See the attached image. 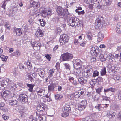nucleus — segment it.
<instances>
[{"instance_id": "nucleus-12", "label": "nucleus", "mask_w": 121, "mask_h": 121, "mask_svg": "<svg viewBox=\"0 0 121 121\" xmlns=\"http://www.w3.org/2000/svg\"><path fill=\"white\" fill-rule=\"evenodd\" d=\"M115 91V89L114 88L112 87L109 88L104 89V92L106 95L109 93L111 92H113Z\"/></svg>"}, {"instance_id": "nucleus-10", "label": "nucleus", "mask_w": 121, "mask_h": 121, "mask_svg": "<svg viewBox=\"0 0 121 121\" xmlns=\"http://www.w3.org/2000/svg\"><path fill=\"white\" fill-rule=\"evenodd\" d=\"M86 69H87V71L88 74V77L92 76L93 72V70L92 67L90 66H88L86 67Z\"/></svg>"}, {"instance_id": "nucleus-2", "label": "nucleus", "mask_w": 121, "mask_h": 121, "mask_svg": "<svg viewBox=\"0 0 121 121\" xmlns=\"http://www.w3.org/2000/svg\"><path fill=\"white\" fill-rule=\"evenodd\" d=\"M69 37L66 34H63L60 36L59 39V41L62 45L65 44L68 41L69 39Z\"/></svg>"}, {"instance_id": "nucleus-32", "label": "nucleus", "mask_w": 121, "mask_h": 121, "mask_svg": "<svg viewBox=\"0 0 121 121\" xmlns=\"http://www.w3.org/2000/svg\"><path fill=\"white\" fill-rule=\"evenodd\" d=\"M55 97L56 99L59 100L62 98V96L60 94H58L55 95Z\"/></svg>"}, {"instance_id": "nucleus-3", "label": "nucleus", "mask_w": 121, "mask_h": 121, "mask_svg": "<svg viewBox=\"0 0 121 121\" xmlns=\"http://www.w3.org/2000/svg\"><path fill=\"white\" fill-rule=\"evenodd\" d=\"M74 67L75 66L77 69L80 68L82 65H85L84 63L79 59H74L73 61Z\"/></svg>"}, {"instance_id": "nucleus-17", "label": "nucleus", "mask_w": 121, "mask_h": 121, "mask_svg": "<svg viewBox=\"0 0 121 121\" xmlns=\"http://www.w3.org/2000/svg\"><path fill=\"white\" fill-rule=\"evenodd\" d=\"M116 31L119 33H121V22L118 23L116 28Z\"/></svg>"}, {"instance_id": "nucleus-27", "label": "nucleus", "mask_w": 121, "mask_h": 121, "mask_svg": "<svg viewBox=\"0 0 121 121\" xmlns=\"http://www.w3.org/2000/svg\"><path fill=\"white\" fill-rule=\"evenodd\" d=\"M33 56L37 59L39 60L40 58V56L38 52H35L33 53Z\"/></svg>"}, {"instance_id": "nucleus-13", "label": "nucleus", "mask_w": 121, "mask_h": 121, "mask_svg": "<svg viewBox=\"0 0 121 121\" xmlns=\"http://www.w3.org/2000/svg\"><path fill=\"white\" fill-rule=\"evenodd\" d=\"M55 70V69H52L49 70L48 72V77L50 80H52L53 78V74Z\"/></svg>"}, {"instance_id": "nucleus-52", "label": "nucleus", "mask_w": 121, "mask_h": 121, "mask_svg": "<svg viewBox=\"0 0 121 121\" xmlns=\"http://www.w3.org/2000/svg\"><path fill=\"white\" fill-rule=\"evenodd\" d=\"M75 74L77 76L80 75V71L79 69H76V71H75Z\"/></svg>"}, {"instance_id": "nucleus-24", "label": "nucleus", "mask_w": 121, "mask_h": 121, "mask_svg": "<svg viewBox=\"0 0 121 121\" xmlns=\"http://www.w3.org/2000/svg\"><path fill=\"white\" fill-rule=\"evenodd\" d=\"M37 94L40 96L43 95L44 93V90L43 89H40L39 90H36Z\"/></svg>"}, {"instance_id": "nucleus-47", "label": "nucleus", "mask_w": 121, "mask_h": 121, "mask_svg": "<svg viewBox=\"0 0 121 121\" xmlns=\"http://www.w3.org/2000/svg\"><path fill=\"white\" fill-rule=\"evenodd\" d=\"M99 95H96L94 97V101H97L99 99Z\"/></svg>"}, {"instance_id": "nucleus-8", "label": "nucleus", "mask_w": 121, "mask_h": 121, "mask_svg": "<svg viewBox=\"0 0 121 121\" xmlns=\"http://www.w3.org/2000/svg\"><path fill=\"white\" fill-rule=\"evenodd\" d=\"M42 14V17L46 18L48 17L49 16H50L52 13L51 10L50 9H48L43 11Z\"/></svg>"}, {"instance_id": "nucleus-33", "label": "nucleus", "mask_w": 121, "mask_h": 121, "mask_svg": "<svg viewBox=\"0 0 121 121\" xmlns=\"http://www.w3.org/2000/svg\"><path fill=\"white\" fill-rule=\"evenodd\" d=\"M87 70L86 69V71H85V70H84L82 73V76L85 77H88V74L87 73Z\"/></svg>"}, {"instance_id": "nucleus-45", "label": "nucleus", "mask_w": 121, "mask_h": 121, "mask_svg": "<svg viewBox=\"0 0 121 121\" xmlns=\"http://www.w3.org/2000/svg\"><path fill=\"white\" fill-rule=\"evenodd\" d=\"M102 87H100L97 88L96 89V92L99 94H100L101 92V90Z\"/></svg>"}, {"instance_id": "nucleus-36", "label": "nucleus", "mask_w": 121, "mask_h": 121, "mask_svg": "<svg viewBox=\"0 0 121 121\" xmlns=\"http://www.w3.org/2000/svg\"><path fill=\"white\" fill-rule=\"evenodd\" d=\"M31 72H30L29 73H27V76L28 77V79L29 80H30L31 82H32V81L33 80V78L31 76Z\"/></svg>"}, {"instance_id": "nucleus-42", "label": "nucleus", "mask_w": 121, "mask_h": 121, "mask_svg": "<svg viewBox=\"0 0 121 121\" xmlns=\"http://www.w3.org/2000/svg\"><path fill=\"white\" fill-rule=\"evenodd\" d=\"M96 47H95L94 46L92 47L91 49L90 52L91 53L95 52L96 51Z\"/></svg>"}, {"instance_id": "nucleus-39", "label": "nucleus", "mask_w": 121, "mask_h": 121, "mask_svg": "<svg viewBox=\"0 0 121 121\" xmlns=\"http://www.w3.org/2000/svg\"><path fill=\"white\" fill-rule=\"evenodd\" d=\"M6 88L8 89L9 91H12L14 89V88L12 85H8Z\"/></svg>"}, {"instance_id": "nucleus-37", "label": "nucleus", "mask_w": 121, "mask_h": 121, "mask_svg": "<svg viewBox=\"0 0 121 121\" xmlns=\"http://www.w3.org/2000/svg\"><path fill=\"white\" fill-rule=\"evenodd\" d=\"M52 20L57 23H58L60 21L59 18L58 17H54L53 18Z\"/></svg>"}, {"instance_id": "nucleus-53", "label": "nucleus", "mask_w": 121, "mask_h": 121, "mask_svg": "<svg viewBox=\"0 0 121 121\" xmlns=\"http://www.w3.org/2000/svg\"><path fill=\"white\" fill-rule=\"evenodd\" d=\"M2 118L4 120H6L9 118V117L5 114H4L2 116Z\"/></svg>"}, {"instance_id": "nucleus-30", "label": "nucleus", "mask_w": 121, "mask_h": 121, "mask_svg": "<svg viewBox=\"0 0 121 121\" xmlns=\"http://www.w3.org/2000/svg\"><path fill=\"white\" fill-rule=\"evenodd\" d=\"M10 2V0H6L4 1V2H3V3L2 5V7L4 8V9H5V6L7 4V3L9 2Z\"/></svg>"}, {"instance_id": "nucleus-43", "label": "nucleus", "mask_w": 121, "mask_h": 121, "mask_svg": "<svg viewBox=\"0 0 121 121\" xmlns=\"http://www.w3.org/2000/svg\"><path fill=\"white\" fill-rule=\"evenodd\" d=\"M119 69V67H112L111 68L112 71L113 72L114 71V72H115L117 71V70H118Z\"/></svg>"}, {"instance_id": "nucleus-57", "label": "nucleus", "mask_w": 121, "mask_h": 121, "mask_svg": "<svg viewBox=\"0 0 121 121\" xmlns=\"http://www.w3.org/2000/svg\"><path fill=\"white\" fill-rule=\"evenodd\" d=\"M7 80L8 81V84L9 85H12L13 84V81H11L10 80H9V79H8V80Z\"/></svg>"}, {"instance_id": "nucleus-1", "label": "nucleus", "mask_w": 121, "mask_h": 121, "mask_svg": "<svg viewBox=\"0 0 121 121\" xmlns=\"http://www.w3.org/2000/svg\"><path fill=\"white\" fill-rule=\"evenodd\" d=\"M67 22L69 25L75 27L79 26L81 24L79 19L75 17H69Z\"/></svg>"}, {"instance_id": "nucleus-49", "label": "nucleus", "mask_w": 121, "mask_h": 121, "mask_svg": "<svg viewBox=\"0 0 121 121\" xmlns=\"http://www.w3.org/2000/svg\"><path fill=\"white\" fill-rule=\"evenodd\" d=\"M3 82H4V88H6L8 85V82L7 80H3Z\"/></svg>"}, {"instance_id": "nucleus-64", "label": "nucleus", "mask_w": 121, "mask_h": 121, "mask_svg": "<svg viewBox=\"0 0 121 121\" xmlns=\"http://www.w3.org/2000/svg\"><path fill=\"white\" fill-rule=\"evenodd\" d=\"M118 99L119 100L121 99V91L118 94Z\"/></svg>"}, {"instance_id": "nucleus-34", "label": "nucleus", "mask_w": 121, "mask_h": 121, "mask_svg": "<svg viewBox=\"0 0 121 121\" xmlns=\"http://www.w3.org/2000/svg\"><path fill=\"white\" fill-rule=\"evenodd\" d=\"M61 31V29L59 27H56L55 30V32L56 34H60Z\"/></svg>"}, {"instance_id": "nucleus-22", "label": "nucleus", "mask_w": 121, "mask_h": 121, "mask_svg": "<svg viewBox=\"0 0 121 121\" xmlns=\"http://www.w3.org/2000/svg\"><path fill=\"white\" fill-rule=\"evenodd\" d=\"M54 87L53 84H51L48 86V92H53L54 90Z\"/></svg>"}, {"instance_id": "nucleus-14", "label": "nucleus", "mask_w": 121, "mask_h": 121, "mask_svg": "<svg viewBox=\"0 0 121 121\" xmlns=\"http://www.w3.org/2000/svg\"><path fill=\"white\" fill-rule=\"evenodd\" d=\"M71 108L69 105L66 104L62 108V109L63 112H69L70 111Z\"/></svg>"}, {"instance_id": "nucleus-63", "label": "nucleus", "mask_w": 121, "mask_h": 121, "mask_svg": "<svg viewBox=\"0 0 121 121\" xmlns=\"http://www.w3.org/2000/svg\"><path fill=\"white\" fill-rule=\"evenodd\" d=\"M48 98L47 97L45 96L43 97V100L44 102H47Z\"/></svg>"}, {"instance_id": "nucleus-11", "label": "nucleus", "mask_w": 121, "mask_h": 121, "mask_svg": "<svg viewBox=\"0 0 121 121\" xmlns=\"http://www.w3.org/2000/svg\"><path fill=\"white\" fill-rule=\"evenodd\" d=\"M44 104H40L37 106V110L39 112H42L45 110L43 105Z\"/></svg>"}, {"instance_id": "nucleus-25", "label": "nucleus", "mask_w": 121, "mask_h": 121, "mask_svg": "<svg viewBox=\"0 0 121 121\" xmlns=\"http://www.w3.org/2000/svg\"><path fill=\"white\" fill-rule=\"evenodd\" d=\"M18 103V102L15 99L10 100L9 104L10 105L13 106L16 105Z\"/></svg>"}, {"instance_id": "nucleus-15", "label": "nucleus", "mask_w": 121, "mask_h": 121, "mask_svg": "<svg viewBox=\"0 0 121 121\" xmlns=\"http://www.w3.org/2000/svg\"><path fill=\"white\" fill-rule=\"evenodd\" d=\"M14 32L17 35L19 36L21 34H22L23 33V32L22 30L20 29H18L17 28H14Z\"/></svg>"}, {"instance_id": "nucleus-21", "label": "nucleus", "mask_w": 121, "mask_h": 121, "mask_svg": "<svg viewBox=\"0 0 121 121\" xmlns=\"http://www.w3.org/2000/svg\"><path fill=\"white\" fill-rule=\"evenodd\" d=\"M107 57L108 56L106 54H105L104 55L101 54L99 56V58L102 61H105Z\"/></svg>"}, {"instance_id": "nucleus-35", "label": "nucleus", "mask_w": 121, "mask_h": 121, "mask_svg": "<svg viewBox=\"0 0 121 121\" xmlns=\"http://www.w3.org/2000/svg\"><path fill=\"white\" fill-rule=\"evenodd\" d=\"M27 86L29 88V90L30 92H32V91L33 89V86L32 84H27Z\"/></svg>"}, {"instance_id": "nucleus-16", "label": "nucleus", "mask_w": 121, "mask_h": 121, "mask_svg": "<svg viewBox=\"0 0 121 121\" xmlns=\"http://www.w3.org/2000/svg\"><path fill=\"white\" fill-rule=\"evenodd\" d=\"M97 41L98 42H99L101 41L104 37L103 34L101 32L99 33L98 35Z\"/></svg>"}, {"instance_id": "nucleus-19", "label": "nucleus", "mask_w": 121, "mask_h": 121, "mask_svg": "<svg viewBox=\"0 0 121 121\" xmlns=\"http://www.w3.org/2000/svg\"><path fill=\"white\" fill-rule=\"evenodd\" d=\"M35 46L34 47L33 49L35 50L36 51L39 50L40 49L41 45L40 43L38 42H36L35 44Z\"/></svg>"}, {"instance_id": "nucleus-23", "label": "nucleus", "mask_w": 121, "mask_h": 121, "mask_svg": "<svg viewBox=\"0 0 121 121\" xmlns=\"http://www.w3.org/2000/svg\"><path fill=\"white\" fill-rule=\"evenodd\" d=\"M115 115V113L113 112L109 111L108 112L107 115L110 118L113 117H114Z\"/></svg>"}, {"instance_id": "nucleus-38", "label": "nucleus", "mask_w": 121, "mask_h": 121, "mask_svg": "<svg viewBox=\"0 0 121 121\" xmlns=\"http://www.w3.org/2000/svg\"><path fill=\"white\" fill-rule=\"evenodd\" d=\"M36 42L35 41L33 40H32L31 41H30V44L31 45L33 48H34V47L35 46V44L36 43Z\"/></svg>"}, {"instance_id": "nucleus-5", "label": "nucleus", "mask_w": 121, "mask_h": 121, "mask_svg": "<svg viewBox=\"0 0 121 121\" xmlns=\"http://www.w3.org/2000/svg\"><path fill=\"white\" fill-rule=\"evenodd\" d=\"M66 10L67 11V9H64L63 8L60 7L57 8V11L59 15L63 16V17H64L65 16H67V13Z\"/></svg>"}, {"instance_id": "nucleus-44", "label": "nucleus", "mask_w": 121, "mask_h": 121, "mask_svg": "<svg viewBox=\"0 0 121 121\" xmlns=\"http://www.w3.org/2000/svg\"><path fill=\"white\" fill-rule=\"evenodd\" d=\"M69 114L68 112H63V113L62 114V117H65L69 115Z\"/></svg>"}, {"instance_id": "nucleus-29", "label": "nucleus", "mask_w": 121, "mask_h": 121, "mask_svg": "<svg viewBox=\"0 0 121 121\" xmlns=\"http://www.w3.org/2000/svg\"><path fill=\"white\" fill-rule=\"evenodd\" d=\"M112 78L116 80H119L121 79V77L119 76L114 75L112 76Z\"/></svg>"}, {"instance_id": "nucleus-46", "label": "nucleus", "mask_w": 121, "mask_h": 121, "mask_svg": "<svg viewBox=\"0 0 121 121\" xmlns=\"http://www.w3.org/2000/svg\"><path fill=\"white\" fill-rule=\"evenodd\" d=\"M0 57L2 61H5L7 60L8 58V57L7 56H5L3 55L0 56Z\"/></svg>"}, {"instance_id": "nucleus-28", "label": "nucleus", "mask_w": 121, "mask_h": 121, "mask_svg": "<svg viewBox=\"0 0 121 121\" xmlns=\"http://www.w3.org/2000/svg\"><path fill=\"white\" fill-rule=\"evenodd\" d=\"M100 73L102 76L106 74V68L105 67L101 69Z\"/></svg>"}, {"instance_id": "nucleus-56", "label": "nucleus", "mask_w": 121, "mask_h": 121, "mask_svg": "<svg viewBox=\"0 0 121 121\" xmlns=\"http://www.w3.org/2000/svg\"><path fill=\"white\" fill-rule=\"evenodd\" d=\"M92 35L91 34H90L89 35H88L87 36V38L89 40H91L92 39Z\"/></svg>"}, {"instance_id": "nucleus-61", "label": "nucleus", "mask_w": 121, "mask_h": 121, "mask_svg": "<svg viewBox=\"0 0 121 121\" xmlns=\"http://www.w3.org/2000/svg\"><path fill=\"white\" fill-rule=\"evenodd\" d=\"M33 5H34V7L36 8H38L40 6L39 3H35V4H34Z\"/></svg>"}, {"instance_id": "nucleus-55", "label": "nucleus", "mask_w": 121, "mask_h": 121, "mask_svg": "<svg viewBox=\"0 0 121 121\" xmlns=\"http://www.w3.org/2000/svg\"><path fill=\"white\" fill-rule=\"evenodd\" d=\"M64 65L65 66V68L66 69H70V67L69 64L67 63H65L64 64Z\"/></svg>"}, {"instance_id": "nucleus-48", "label": "nucleus", "mask_w": 121, "mask_h": 121, "mask_svg": "<svg viewBox=\"0 0 121 121\" xmlns=\"http://www.w3.org/2000/svg\"><path fill=\"white\" fill-rule=\"evenodd\" d=\"M96 83V81L94 79L91 80L90 81V84L92 85H95Z\"/></svg>"}, {"instance_id": "nucleus-20", "label": "nucleus", "mask_w": 121, "mask_h": 121, "mask_svg": "<svg viewBox=\"0 0 121 121\" xmlns=\"http://www.w3.org/2000/svg\"><path fill=\"white\" fill-rule=\"evenodd\" d=\"M35 35L38 37H41L43 36L44 35V34L42 32V30L40 29H39L37 31Z\"/></svg>"}, {"instance_id": "nucleus-50", "label": "nucleus", "mask_w": 121, "mask_h": 121, "mask_svg": "<svg viewBox=\"0 0 121 121\" xmlns=\"http://www.w3.org/2000/svg\"><path fill=\"white\" fill-rule=\"evenodd\" d=\"M95 108L97 109H98L99 111H100L101 110L102 108L101 106V105L98 104L97 106H96L95 107Z\"/></svg>"}, {"instance_id": "nucleus-58", "label": "nucleus", "mask_w": 121, "mask_h": 121, "mask_svg": "<svg viewBox=\"0 0 121 121\" xmlns=\"http://www.w3.org/2000/svg\"><path fill=\"white\" fill-rule=\"evenodd\" d=\"M5 26L6 28L8 29H10V27L9 25L7 23H6L5 24Z\"/></svg>"}, {"instance_id": "nucleus-41", "label": "nucleus", "mask_w": 121, "mask_h": 121, "mask_svg": "<svg viewBox=\"0 0 121 121\" xmlns=\"http://www.w3.org/2000/svg\"><path fill=\"white\" fill-rule=\"evenodd\" d=\"M40 23L41 26H45L46 22L45 21H43V19H40Z\"/></svg>"}, {"instance_id": "nucleus-4", "label": "nucleus", "mask_w": 121, "mask_h": 121, "mask_svg": "<svg viewBox=\"0 0 121 121\" xmlns=\"http://www.w3.org/2000/svg\"><path fill=\"white\" fill-rule=\"evenodd\" d=\"M17 100L21 103H24L28 101V97L25 94H21L19 95Z\"/></svg>"}, {"instance_id": "nucleus-62", "label": "nucleus", "mask_w": 121, "mask_h": 121, "mask_svg": "<svg viewBox=\"0 0 121 121\" xmlns=\"http://www.w3.org/2000/svg\"><path fill=\"white\" fill-rule=\"evenodd\" d=\"M68 78V80L71 82H72V81H73L74 80V78L73 77H69Z\"/></svg>"}, {"instance_id": "nucleus-60", "label": "nucleus", "mask_w": 121, "mask_h": 121, "mask_svg": "<svg viewBox=\"0 0 121 121\" xmlns=\"http://www.w3.org/2000/svg\"><path fill=\"white\" fill-rule=\"evenodd\" d=\"M91 62H95L96 61V58L95 57H92L91 59Z\"/></svg>"}, {"instance_id": "nucleus-9", "label": "nucleus", "mask_w": 121, "mask_h": 121, "mask_svg": "<svg viewBox=\"0 0 121 121\" xmlns=\"http://www.w3.org/2000/svg\"><path fill=\"white\" fill-rule=\"evenodd\" d=\"M87 104V101L86 100L82 101L80 103V106H78V109L80 110L84 109L85 108Z\"/></svg>"}, {"instance_id": "nucleus-7", "label": "nucleus", "mask_w": 121, "mask_h": 121, "mask_svg": "<svg viewBox=\"0 0 121 121\" xmlns=\"http://www.w3.org/2000/svg\"><path fill=\"white\" fill-rule=\"evenodd\" d=\"M104 21L103 19L101 16H97L96 22H97V25L98 26V28H100L102 26V24Z\"/></svg>"}, {"instance_id": "nucleus-40", "label": "nucleus", "mask_w": 121, "mask_h": 121, "mask_svg": "<svg viewBox=\"0 0 121 121\" xmlns=\"http://www.w3.org/2000/svg\"><path fill=\"white\" fill-rule=\"evenodd\" d=\"M99 75V72L97 70L94 71L93 74V76L94 77L98 76Z\"/></svg>"}, {"instance_id": "nucleus-6", "label": "nucleus", "mask_w": 121, "mask_h": 121, "mask_svg": "<svg viewBox=\"0 0 121 121\" xmlns=\"http://www.w3.org/2000/svg\"><path fill=\"white\" fill-rule=\"evenodd\" d=\"M63 61L68 60L72 59L73 57V55L68 53H65L61 55Z\"/></svg>"}, {"instance_id": "nucleus-18", "label": "nucleus", "mask_w": 121, "mask_h": 121, "mask_svg": "<svg viewBox=\"0 0 121 121\" xmlns=\"http://www.w3.org/2000/svg\"><path fill=\"white\" fill-rule=\"evenodd\" d=\"M78 81L80 83L83 85L87 82V80L82 77H81L78 79Z\"/></svg>"}, {"instance_id": "nucleus-26", "label": "nucleus", "mask_w": 121, "mask_h": 121, "mask_svg": "<svg viewBox=\"0 0 121 121\" xmlns=\"http://www.w3.org/2000/svg\"><path fill=\"white\" fill-rule=\"evenodd\" d=\"M9 94V92L8 91H4L1 93V95L3 97H6Z\"/></svg>"}, {"instance_id": "nucleus-51", "label": "nucleus", "mask_w": 121, "mask_h": 121, "mask_svg": "<svg viewBox=\"0 0 121 121\" xmlns=\"http://www.w3.org/2000/svg\"><path fill=\"white\" fill-rule=\"evenodd\" d=\"M45 73V71H44L43 70L42 71H41L40 73V74H39V75L42 78H43L44 76V74Z\"/></svg>"}, {"instance_id": "nucleus-59", "label": "nucleus", "mask_w": 121, "mask_h": 121, "mask_svg": "<svg viewBox=\"0 0 121 121\" xmlns=\"http://www.w3.org/2000/svg\"><path fill=\"white\" fill-rule=\"evenodd\" d=\"M30 96L31 97V99H35L36 97V95L34 94H32L30 95Z\"/></svg>"}, {"instance_id": "nucleus-54", "label": "nucleus", "mask_w": 121, "mask_h": 121, "mask_svg": "<svg viewBox=\"0 0 121 121\" xmlns=\"http://www.w3.org/2000/svg\"><path fill=\"white\" fill-rule=\"evenodd\" d=\"M19 68L22 69H26L25 67L22 64H20L19 65Z\"/></svg>"}, {"instance_id": "nucleus-31", "label": "nucleus", "mask_w": 121, "mask_h": 121, "mask_svg": "<svg viewBox=\"0 0 121 121\" xmlns=\"http://www.w3.org/2000/svg\"><path fill=\"white\" fill-rule=\"evenodd\" d=\"M91 118V117H88L83 118L81 120V121H90Z\"/></svg>"}]
</instances>
